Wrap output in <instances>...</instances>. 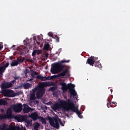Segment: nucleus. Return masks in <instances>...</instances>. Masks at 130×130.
<instances>
[{"label":"nucleus","instance_id":"1","mask_svg":"<svg viewBox=\"0 0 130 130\" xmlns=\"http://www.w3.org/2000/svg\"><path fill=\"white\" fill-rule=\"evenodd\" d=\"M53 110H58V109H62L65 112L70 111L71 110L73 112H76L78 116H81L82 113L79 111L78 107L75 106L74 102H71V101H69L67 102L66 101L61 100L59 102V103L55 104L52 107Z\"/></svg>","mask_w":130,"mask_h":130},{"label":"nucleus","instance_id":"2","mask_svg":"<svg viewBox=\"0 0 130 130\" xmlns=\"http://www.w3.org/2000/svg\"><path fill=\"white\" fill-rule=\"evenodd\" d=\"M54 85V84L52 82H43L36 86L32 91L33 92H36L37 98L40 99L43 97L45 92H46L45 87H50V86H53Z\"/></svg>","mask_w":130,"mask_h":130},{"label":"nucleus","instance_id":"3","mask_svg":"<svg viewBox=\"0 0 130 130\" xmlns=\"http://www.w3.org/2000/svg\"><path fill=\"white\" fill-rule=\"evenodd\" d=\"M71 60H62L58 62L54 63L51 65V68L50 72L51 74L55 75V74H58L60 72L63 71L64 69V66L62 63H64V62H70Z\"/></svg>","mask_w":130,"mask_h":130},{"label":"nucleus","instance_id":"4","mask_svg":"<svg viewBox=\"0 0 130 130\" xmlns=\"http://www.w3.org/2000/svg\"><path fill=\"white\" fill-rule=\"evenodd\" d=\"M59 85L62 86L61 89L62 90L63 93H66V92H68V90H69L71 95L77 96V92H76V90L74 89L75 87V84L70 83L67 85L66 82H60L59 83Z\"/></svg>","mask_w":130,"mask_h":130},{"label":"nucleus","instance_id":"5","mask_svg":"<svg viewBox=\"0 0 130 130\" xmlns=\"http://www.w3.org/2000/svg\"><path fill=\"white\" fill-rule=\"evenodd\" d=\"M66 75H69V69H67L63 70L61 73L58 74L57 75H53L52 76H42L41 75L37 76V79L41 80V81H49L52 80L53 78H59L60 77H64Z\"/></svg>","mask_w":130,"mask_h":130},{"label":"nucleus","instance_id":"6","mask_svg":"<svg viewBox=\"0 0 130 130\" xmlns=\"http://www.w3.org/2000/svg\"><path fill=\"white\" fill-rule=\"evenodd\" d=\"M49 121L50 125L53 126V127H54L57 129L59 128V119L55 118L53 119L51 117H49Z\"/></svg>","mask_w":130,"mask_h":130},{"label":"nucleus","instance_id":"7","mask_svg":"<svg viewBox=\"0 0 130 130\" xmlns=\"http://www.w3.org/2000/svg\"><path fill=\"white\" fill-rule=\"evenodd\" d=\"M2 93L4 96L7 97H15V92L13 90L10 89H2Z\"/></svg>","mask_w":130,"mask_h":130},{"label":"nucleus","instance_id":"8","mask_svg":"<svg viewBox=\"0 0 130 130\" xmlns=\"http://www.w3.org/2000/svg\"><path fill=\"white\" fill-rule=\"evenodd\" d=\"M11 108L16 113H20L23 109V106L22 104L19 103L12 106Z\"/></svg>","mask_w":130,"mask_h":130},{"label":"nucleus","instance_id":"9","mask_svg":"<svg viewBox=\"0 0 130 130\" xmlns=\"http://www.w3.org/2000/svg\"><path fill=\"white\" fill-rule=\"evenodd\" d=\"M15 119H16L18 122H22V121H25L27 123H29L30 122V121L28 120L26 116L19 115L15 117Z\"/></svg>","mask_w":130,"mask_h":130},{"label":"nucleus","instance_id":"10","mask_svg":"<svg viewBox=\"0 0 130 130\" xmlns=\"http://www.w3.org/2000/svg\"><path fill=\"white\" fill-rule=\"evenodd\" d=\"M94 58V56H91L88 58L86 61V64L88 63L89 66L94 67V64L95 63V59Z\"/></svg>","mask_w":130,"mask_h":130},{"label":"nucleus","instance_id":"11","mask_svg":"<svg viewBox=\"0 0 130 130\" xmlns=\"http://www.w3.org/2000/svg\"><path fill=\"white\" fill-rule=\"evenodd\" d=\"M13 86V84L7 82L6 83H3L1 85L2 89H9V88H11V87Z\"/></svg>","mask_w":130,"mask_h":130},{"label":"nucleus","instance_id":"12","mask_svg":"<svg viewBox=\"0 0 130 130\" xmlns=\"http://www.w3.org/2000/svg\"><path fill=\"white\" fill-rule=\"evenodd\" d=\"M29 117L33 119V120H37L38 119H39L40 117H39V116L38 115V113L37 112H34L31 113L30 115H29Z\"/></svg>","mask_w":130,"mask_h":130},{"label":"nucleus","instance_id":"13","mask_svg":"<svg viewBox=\"0 0 130 130\" xmlns=\"http://www.w3.org/2000/svg\"><path fill=\"white\" fill-rule=\"evenodd\" d=\"M12 114H13V110L11 108H9L6 112V115L7 116V119L12 118Z\"/></svg>","mask_w":130,"mask_h":130},{"label":"nucleus","instance_id":"14","mask_svg":"<svg viewBox=\"0 0 130 130\" xmlns=\"http://www.w3.org/2000/svg\"><path fill=\"white\" fill-rule=\"evenodd\" d=\"M107 101H108V103L107 104V105L108 108H110V107H115V106H113L112 104H114L115 105V104H116V103L114 102H113L112 103H111V100L110 99V98L109 97L108 98Z\"/></svg>","mask_w":130,"mask_h":130},{"label":"nucleus","instance_id":"15","mask_svg":"<svg viewBox=\"0 0 130 130\" xmlns=\"http://www.w3.org/2000/svg\"><path fill=\"white\" fill-rule=\"evenodd\" d=\"M24 108H23V112L24 113H28L30 112L31 111V108H30L28 105L26 104H24Z\"/></svg>","mask_w":130,"mask_h":130},{"label":"nucleus","instance_id":"16","mask_svg":"<svg viewBox=\"0 0 130 130\" xmlns=\"http://www.w3.org/2000/svg\"><path fill=\"white\" fill-rule=\"evenodd\" d=\"M8 105V102L4 99H0V106Z\"/></svg>","mask_w":130,"mask_h":130},{"label":"nucleus","instance_id":"17","mask_svg":"<svg viewBox=\"0 0 130 130\" xmlns=\"http://www.w3.org/2000/svg\"><path fill=\"white\" fill-rule=\"evenodd\" d=\"M30 72L31 73L30 75L33 79L35 78V76H37V75H38V72H36L34 70H30Z\"/></svg>","mask_w":130,"mask_h":130},{"label":"nucleus","instance_id":"18","mask_svg":"<svg viewBox=\"0 0 130 130\" xmlns=\"http://www.w3.org/2000/svg\"><path fill=\"white\" fill-rule=\"evenodd\" d=\"M32 87V84L28 83H26L23 84V87L24 89H30Z\"/></svg>","mask_w":130,"mask_h":130},{"label":"nucleus","instance_id":"19","mask_svg":"<svg viewBox=\"0 0 130 130\" xmlns=\"http://www.w3.org/2000/svg\"><path fill=\"white\" fill-rule=\"evenodd\" d=\"M11 67H16L19 64V61L14 60L11 63Z\"/></svg>","mask_w":130,"mask_h":130},{"label":"nucleus","instance_id":"20","mask_svg":"<svg viewBox=\"0 0 130 130\" xmlns=\"http://www.w3.org/2000/svg\"><path fill=\"white\" fill-rule=\"evenodd\" d=\"M94 67L99 68V69H101L102 68V65L101 64L99 61H96L94 62Z\"/></svg>","mask_w":130,"mask_h":130},{"label":"nucleus","instance_id":"21","mask_svg":"<svg viewBox=\"0 0 130 130\" xmlns=\"http://www.w3.org/2000/svg\"><path fill=\"white\" fill-rule=\"evenodd\" d=\"M56 89H57V87L53 86L49 88V90L53 92V95H55V94H56V93L54 91H55V90H56Z\"/></svg>","mask_w":130,"mask_h":130},{"label":"nucleus","instance_id":"22","mask_svg":"<svg viewBox=\"0 0 130 130\" xmlns=\"http://www.w3.org/2000/svg\"><path fill=\"white\" fill-rule=\"evenodd\" d=\"M8 118V116L6 115H4L3 114H0V119H6Z\"/></svg>","mask_w":130,"mask_h":130},{"label":"nucleus","instance_id":"23","mask_svg":"<svg viewBox=\"0 0 130 130\" xmlns=\"http://www.w3.org/2000/svg\"><path fill=\"white\" fill-rule=\"evenodd\" d=\"M39 126H40V124L38 122H36V124L34 126V128L35 130H38Z\"/></svg>","mask_w":130,"mask_h":130},{"label":"nucleus","instance_id":"24","mask_svg":"<svg viewBox=\"0 0 130 130\" xmlns=\"http://www.w3.org/2000/svg\"><path fill=\"white\" fill-rule=\"evenodd\" d=\"M49 46H50L49 44H45L44 47V49H45V50H48L49 48Z\"/></svg>","mask_w":130,"mask_h":130},{"label":"nucleus","instance_id":"25","mask_svg":"<svg viewBox=\"0 0 130 130\" xmlns=\"http://www.w3.org/2000/svg\"><path fill=\"white\" fill-rule=\"evenodd\" d=\"M36 99V96H35V94H32L30 95V100H35Z\"/></svg>","mask_w":130,"mask_h":130},{"label":"nucleus","instance_id":"26","mask_svg":"<svg viewBox=\"0 0 130 130\" xmlns=\"http://www.w3.org/2000/svg\"><path fill=\"white\" fill-rule=\"evenodd\" d=\"M5 71H6V69L4 68V67L3 66L0 67L1 74H3V73H4V72H5Z\"/></svg>","mask_w":130,"mask_h":130},{"label":"nucleus","instance_id":"27","mask_svg":"<svg viewBox=\"0 0 130 130\" xmlns=\"http://www.w3.org/2000/svg\"><path fill=\"white\" fill-rule=\"evenodd\" d=\"M40 118H41L42 123H44V124L46 123V120H45V119H44V118L41 117H40Z\"/></svg>","mask_w":130,"mask_h":130},{"label":"nucleus","instance_id":"28","mask_svg":"<svg viewBox=\"0 0 130 130\" xmlns=\"http://www.w3.org/2000/svg\"><path fill=\"white\" fill-rule=\"evenodd\" d=\"M17 61H18V63L19 62H23L24 61V59L23 58H20V59H19V58H17Z\"/></svg>","mask_w":130,"mask_h":130},{"label":"nucleus","instance_id":"29","mask_svg":"<svg viewBox=\"0 0 130 130\" xmlns=\"http://www.w3.org/2000/svg\"><path fill=\"white\" fill-rule=\"evenodd\" d=\"M28 74H29V69H26L24 71V74L25 75V76H27Z\"/></svg>","mask_w":130,"mask_h":130},{"label":"nucleus","instance_id":"30","mask_svg":"<svg viewBox=\"0 0 130 130\" xmlns=\"http://www.w3.org/2000/svg\"><path fill=\"white\" fill-rule=\"evenodd\" d=\"M36 53H37V50H34V51L32 52L31 55H32V56H35Z\"/></svg>","mask_w":130,"mask_h":130},{"label":"nucleus","instance_id":"31","mask_svg":"<svg viewBox=\"0 0 130 130\" xmlns=\"http://www.w3.org/2000/svg\"><path fill=\"white\" fill-rule=\"evenodd\" d=\"M9 66H10V63L7 62L6 64H5L4 66H3V67H4V68L6 69H7V68H8V67H9Z\"/></svg>","mask_w":130,"mask_h":130},{"label":"nucleus","instance_id":"32","mask_svg":"<svg viewBox=\"0 0 130 130\" xmlns=\"http://www.w3.org/2000/svg\"><path fill=\"white\" fill-rule=\"evenodd\" d=\"M5 129V124L3 125H0V130H4Z\"/></svg>","mask_w":130,"mask_h":130},{"label":"nucleus","instance_id":"33","mask_svg":"<svg viewBox=\"0 0 130 130\" xmlns=\"http://www.w3.org/2000/svg\"><path fill=\"white\" fill-rule=\"evenodd\" d=\"M20 78V77L19 76H17V75H15L14 77V80H19V79Z\"/></svg>","mask_w":130,"mask_h":130},{"label":"nucleus","instance_id":"34","mask_svg":"<svg viewBox=\"0 0 130 130\" xmlns=\"http://www.w3.org/2000/svg\"><path fill=\"white\" fill-rule=\"evenodd\" d=\"M59 122L60 123V124L61 125V126H64V125L63 123H62V122L61 120H60V119H59Z\"/></svg>","mask_w":130,"mask_h":130},{"label":"nucleus","instance_id":"35","mask_svg":"<svg viewBox=\"0 0 130 130\" xmlns=\"http://www.w3.org/2000/svg\"><path fill=\"white\" fill-rule=\"evenodd\" d=\"M16 81L15 80H12L9 83H11V84H12V86H13V84H15V83H16Z\"/></svg>","mask_w":130,"mask_h":130},{"label":"nucleus","instance_id":"36","mask_svg":"<svg viewBox=\"0 0 130 130\" xmlns=\"http://www.w3.org/2000/svg\"><path fill=\"white\" fill-rule=\"evenodd\" d=\"M14 129L21 130V128L19 127H14Z\"/></svg>","mask_w":130,"mask_h":130},{"label":"nucleus","instance_id":"37","mask_svg":"<svg viewBox=\"0 0 130 130\" xmlns=\"http://www.w3.org/2000/svg\"><path fill=\"white\" fill-rule=\"evenodd\" d=\"M48 36H49L50 37H52V33H51V32H49V33L48 34Z\"/></svg>","mask_w":130,"mask_h":130},{"label":"nucleus","instance_id":"38","mask_svg":"<svg viewBox=\"0 0 130 130\" xmlns=\"http://www.w3.org/2000/svg\"><path fill=\"white\" fill-rule=\"evenodd\" d=\"M56 42H58L59 41V38L57 37L56 39Z\"/></svg>","mask_w":130,"mask_h":130},{"label":"nucleus","instance_id":"39","mask_svg":"<svg viewBox=\"0 0 130 130\" xmlns=\"http://www.w3.org/2000/svg\"><path fill=\"white\" fill-rule=\"evenodd\" d=\"M94 62H96V60L98 59V57H94Z\"/></svg>","mask_w":130,"mask_h":130},{"label":"nucleus","instance_id":"40","mask_svg":"<svg viewBox=\"0 0 130 130\" xmlns=\"http://www.w3.org/2000/svg\"><path fill=\"white\" fill-rule=\"evenodd\" d=\"M3 47H4V46L3 45H0V50L3 48Z\"/></svg>","mask_w":130,"mask_h":130},{"label":"nucleus","instance_id":"41","mask_svg":"<svg viewBox=\"0 0 130 130\" xmlns=\"http://www.w3.org/2000/svg\"><path fill=\"white\" fill-rule=\"evenodd\" d=\"M33 39H34V40H36V37H33Z\"/></svg>","mask_w":130,"mask_h":130},{"label":"nucleus","instance_id":"42","mask_svg":"<svg viewBox=\"0 0 130 130\" xmlns=\"http://www.w3.org/2000/svg\"><path fill=\"white\" fill-rule=\"evenodd\" d=\"M49 104H50V102H48V103H46V105H49Z\"/></svg>","mask_w":130,"mask_h":130},{"label":"nucleus","instance_id":"43","mask_svg":"<svg viewBox=\"0 0 130 130\" xmlns=\"http://www.w3.org/2000/svg\"><path fill=\"white\" fill-rule=\"evenodd\" d=\"M23 53V52L20 53V55H22Z\"/></svg>","mask_w":130,"mask_h":130},{"label":"nucleus","instance_id":"44","mask_svg":"<svg viewBox=\"0 0 130 130\" xmlns=\"http://www.w3.org/2000/svg\"><path fill=\"white\" fill-rule=\"evenodd\" d=\"M25 42H26V40H24V41H23L24 43H25Z\"/></svg>","mask_w":130,"mask_h":130},{"label":"nucleus","instance_id":"45","mask_svg":"<svg viewBox=\"0 0 130 130\" xmlns=\"http://www.w3.org/2000/svg\"><path fill=\"white\" fill-rule=\"evenodd\" d=\"M48 68V67H46V70H47Z\"/></svg>","mask_w":130,"mask_h":130},{"label":"nucleus","instance_id":"46","mask_svg":"<svg viewBox=\"0 0 130 130\" xmlns=\"http://www.w3.org/2000/svg\"><path fill=\"white\" fill-rule=\"evenodd\" d=\"M14 46H15V45H13L12 47H14Z\"/></svg>","mask_w":130,"mask_h":130},{"label":"nucleus","instance_id":"47","mask_svg":"<svg viewBox=\"0 0 130 130\" xmlns=\"http://www.w3.org/2000/svg\"><path fill=\"white\" fill-rule=\"evenodd\" d=\"M0 75H3V73H0Z\"/></svg>","mask_w":130,"mask_h":130},{"label":"nucleus","instance_id":"48","mask_svg":"<svg viewBox=\"0 0 130 130\" xmlns=\"http://www.w3.org/2000/svg\"><path fill=\"white\" fill-rule=\"evenodd\" d=\"M31 79H30V80H29L28 81H31Z\"/></svg>","mask_w":130,"mask_h":130}]
</instances>
